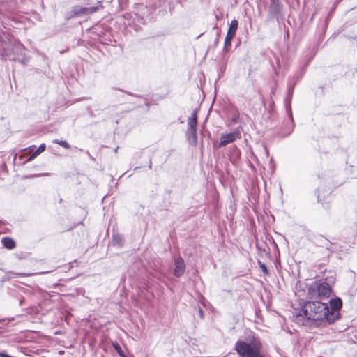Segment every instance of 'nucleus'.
<instances>
[{
    "label": "nucleus",
    "mask_w": 357,
    "mask_h": 357,
    "mask_svg": "<svg viewBox=\"0 0 357 357\" xmlns=\"http://www.w3.org/2000/svg\"><path fill=\"white\" fill-rule=\"evenodd\" d=\"M261 271L265 273V274H268V269L266 266V265L263 263H260V265H259Z\"/></svg>",
    "instance_id": "nucleus-16"
},
{
    "label": "nucleus",
    "mask_w": 357,
    "mask_h": 357,
    "mask_svg": "<svg viewBox=\"0 0 357 357\" xmlns=\"http://www.w3.org/2000/svg\"><path fill=\"white\" fill-rule=\"evenodd\" d=\"M199 312H200L201 315H202V310H199Z\"/></svg>",
    "instance_id": "nucleus-20"
},
{
    "label": "nucleus",
    "mask_w": 357,
    "mask_h": 357,
    "mask_svg": "<svg viewBox=\"0 0 357 357\" xmlns=\"http://www.w3.org/2000/svg\"><path fill=\"white\" fill-rule=\"evenodd\" d=\"M317 294L321 298H328L331 294V288L326 282L316 284Z\"/></svg>",
    "instance_id": "nucleus-4"
},
{
    "label": "nucleus",
    "mask_w": 357,
    "mask_h": 357,
    "mask_svg": "<svg viewBox=\"0 0 357 357\" xmlns=\"http://www.w3.org/2000/svg\"><path fill=\"white\" fill-rule=\"evenodd\" d=\"M197 113L195 111L192 114L191 116L188 117V130H189V132H195V130H197Z\"/></svg>",
    "instance_id": "nucleus-6"
},
{
    "label": "nucleus",
    "mask_w": 357,
    "mask_h": 357,
    "mask_svg": "<svg viewBox=\"0 0 357 357\" xmlns=\"http://www.w3.org/2000/svg\"><path fill=\"white\" fill-rule=\"evenodd\" d=\"M291 94H292V89H289V96L291 97Z\"/></svg>",
    "instance_id": "nucleus-19"
},
{
    "label": "nucleus",
    "mask_w": 357,
    "mask_h": 357,
    "mask_svg": "<svg viewBox=\"0 0 357 357\" xmlns=\"http://www.w3.org/2000/svg\"><path fill=\"white\" fill-rule=\"evenodd\" d=\"M113 346H114V348L115 349V350L116 351V352L119 354V356L121 357H126L124 353L123 352V351L121 349V347L117 343L114 344Z\"/></svg>",
    "instance_id": "nucleus-14"
},
{
    "label": "nucleus",
    "mask_w": 357,
    "mask_h": 357,
    "mask_svg": "<svg viewBox=\"0 0 357 357\" xmlns=\"http://www.w3.org/2000/svg\"><path fill=\"white\" fill-rule=\"evenodd\" d=\"M238 22L236 20H233L231 22V24L229 26V29H228V31H233V32H236V30L238 29Z\"/></svg>",
    "instance_id": "nucleus-12"
},
{
    "label": "nucleus",
    "mask_w": 357,
    "mask_h": 357,
    "mask_svg": "<svg viewBox=\"0 0 357 357\" xmlns=\"http://www.w3.org/2000/svg\"><path fill=\"white\" fill-rule=\"evenodd\" d=\"M185 271V263L182 258L178 257L174 260V274L176 277L182 275Z\"/></svg>",
    "instance_id": "nucleus-5"
},
{
    "label": "nucleus",
    "mask_w": 357,
    "mask_h": 357,
    "mask_svg": "<svg viewBox=\"0 0 357 357\" xmlns=\"http://www.w3.org/2000/svg\"><path fill=\"white\" fill-rule=\"evenodd\" d=\"M235 350L241 357H265L261 343L255 338L247 341H237Z\"/></svg>",
    "instance_id": "nucleus-2"
},
{
    "label": "nucleus",
    "mask_w": 357,
    "mask_h": 357,
    "mask_svg": "<svg viewBox=\"0 0 357 357\" xmlns=\"http://www.w3.org/2000/svg\"><path fill=\"white\" fill-rule=\"evenodd\" d=\"M303 314L296 315L297 322L302 321L303 325L325 326L333 324L340 313L330 311L327 304L319 301L307 302L303 308Z\"/></svg>",
    "instance_id": "nucleus-1"
},
{
    "label": "nucleus",
    "mask_w": 357,
    "mask_h": 357,
    "mask_svg": "<svg viewBox=\"0 0 357 357\" xmlns=\"http://www.w3.org/2000/svg\"><path fill=\"white\" fill-rule=\"evenodd\" d=\"M3 246L8 249H13L15 247V241L10 238H3L1 241Z\"/></svg>",
    "instance_id": "nucleus-9"
},
{
    "label": "nucleus",
    "mask_w": 357,
    "mask_h": 357,
    "mask_svg": "<svg viewBox=\"0 0 357 357\" xmlns=\"http://www.w3.org/2000/svg\"><path fill=\"white\" fill-rule=\"evenodd\" d=\"M46 145L45 144H40V146L36 150V151L31 155L28 160H31L36 158L38 155L40 154L45 150Z\"/></svg>",
    "instance_id": "nucleus-10"
},
{
    "label": "nucleus",
    "mask_w": 357,
    "mask_h": 357,
    "mask_svg": "<svg viewBox=\"0 0 357 357\" xmlns=\"http://www.w3.org/2000/svg\"><path fill=\"white\" fill-rule=\"evenodd\" d=\"M187 135L190 144H192L193 146H196L197 144V130H195V132H189V130H188Z\"/></svg>",
    "instance_id": "nucleus-8"
},
{
    "label": "nucleus",
    "mask_w": 357,
    "mask_h": 357,
    "mask_svg": "<svg viewBox=\"0 0 357 357\" xmlns=\"http://www.w3.org/2000/svg\"><path fill=\"white\" fill-rule=\"evenodd\" d=\"M235 35H236L235 32H233V31L231 32L230 31H227L226 36L229 37L233 39L234 38Z\"/></svg>",
    "instance_id": "nucleus-17"
},
{
    "label": "nucleus",
    "mask_w": 357,
    "mask_h": 357,
    "mask_svg": "<svg viewBox=\"0 0 357 357\" xmlns=\"http://www.w3.org/2000/svg\"><path fill=\"white\" fill-rule=\"evenodd\" d=\"M241 137V134L238 131H234L228 134H222L220 139L218 147H222L228 144L232 143L237 139Z\"/></svg>",
    "instance_id": "nucleus-3"
},
{
    "label": "nucleus",
    "mask_w": 357,
    "mask_h": 357,
    "mask_svg": "<svg viewBox=\"0 0 357 357\" xmlns=\"http://www.w3.org/2000/svg\"><path fill=\"white\" fill-rule=\"evenodd\" d=\"M331 309L330 311H335L339 312L338 310L342 307V301L340 298L331 300Z\"/></svg>",
    "instance_id": "nucleus-7"
},
{
    "label": "nucleus",
    "mask_w": 357,
    "mask_h": 357,
    "mask_svg": "<svg viewBox=\"0 0 357 357\" xmlns=\"http://www.w3.org/2000/svg\"><path fill=\"white\" fill-rule=\"evenodd\" d=\"M86 9H87V8H82L78 11V13L86 14Z\"/></svg>",
    "instance_id": "nucleus-18"
},
{
    "label": "nucleus",
    "mask_w": 357,
    "mask_h": 357,
    "mask_svg": "<svg viewBox=\"0 0 357 357\" xmlns=\"http://www.w3.org/2000/svg\"><path fill=\"white\" fill-rule=\"evenodd\" d=\"M102 8V6L101 4H99L98 6H96L89 7L86 9V15H90L93 13H96Z\"/></svg>",
    "instance_id": "nucleus-11"
},
{
    "label": "nucleus",
    "mask_w": 357,
    "mask_h": 357,
    "mask_svg": "<svg viewBox=\"0 0 357 357\" xmlns=\"http://www.w3.org/2000/svg\"><path fill=\"white\" fill-rule=\"evenodd\" d=\"M53 142L61 146L66 149H70V145L66 141L55 139L53 141Z\"/></svg>",
    "instance_id": "nucleus-13"
},
{
    "label": "nucleus",
    "mask_w": 357,
    "mask_h": 357,
    "mask_svg": "<svg viewBox=\"0 0 357 357\" xmlns=\"http://www.w3.org/2000/svg\"><path fill=\"white\" fill-rule=\"evenodd\" d=\"M233 39L229 38V37H227L226 36L225 37V45H224V50H227L228 47L231 45V40Z\"/></svg>",
    "instance_id": "nucleus-15"
}]
</instances>
